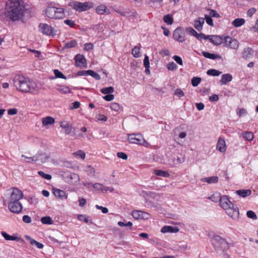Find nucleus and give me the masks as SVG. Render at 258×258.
I'll return each instance as SVG.
<instances>
[{
  "instance_id": "13",
  "label": "nucleus",
  "mask_w": 258,
  "mask_h": 258,
  "mask_svg": "<svg viewBox=\"0 0 258 258\" xmlns=\"http://www.w3.org/2000/svg\"><path fill=\"white\" fill-rule=\"evenodd\" d=\"M75 60L77 67H87L86 59L83 55L80 54H77L75 57Z\"/></svg>"
},
{
  "instance_id": "55",
  "label": "nucleus",
  "mask_w": 258,
  "mask_h": 258,
  "mask_svg": "<svg viewBox=\"0 0 258 258\" xmlns=\"http://www.w3.org/2000/svg\"><path fill=\"white\" fill-rule=\"evenodd\" d=\"M210 37V36H209V35L207 36L205 34H204V33H200L198 35V36L197 37V39L200 40H201L202 39L207 40L208 39H209Z\"/></svg>"
},
{
  "instance_id": "25",
  "label": "nucleus",
  "mask_w": 258,
  "mask_h": 258,
  "mask_svg": "<svg viewBox=\"0 0 258 258\" xmlns=\"http://www.w3.org/2000/svg\"><path fill=\"white\" fill-rule=\"evenodd\" d=\"M218 176H213L208 177H205L202 179V181L206 182L209 184L217 183L218 181Z\"/></svg>"
},
{
  "instance_id": "28",
  "label": "nucleus",
  "mask_w": 258,
  "mask_h": 258,
  "mask_svg": "<svg viewBox=\"0 0 258 258\" xmlns=\"http://www.w3.org/2000/svg\"><path fill=\"white\" fill-rule=\"evenodd\" d=\"M60 126L63 128L64 130V133L66 135L69 134L72 131L71 125L68 122H61Z\"/></svg>"
},
{
  "instance_id": "6",
  "label": "nucleus",
  "mask_w": 258,
  "mask_h": 258,
  "mask_svg": "<svg viewBox=\"0 0 258 258\" xmlns=\"http://www.w3.org/2000/svg\"><path fill=\"white\" fill-rule=\"evenodd\" d=\"M128 141L132 144H137L148 147L149 143L145 140L140 134H132L128 136Z\"/></svg>"
},
{
  "instance_id": "20",
  "label": "nucleus",
  "mask_w": 258,
  "mask_h": 258,
  "mask_svg": "<svg viewBox=\"0 0 258 258\" xmlns=\"http://www.w3.org/2000/svg\"><path fill=\"white\" fill-rule=\"evenodd\" d=\"M210 41L216 45H219L224 43V39L220 36L214 35L211 38H209Z\"/></svg>"
},
{
  "instance_id": "60",
  "label": "nucleus",
  "mask_w": 258,
  "mask_h": 258,
  "mask_svg": "<svg viewBox=\"0 0 258 258\" xmlns=\"http://www.w3.org/2000/svg\"><path fill=\"white\" fill-rule=\"evenodd\" d=\"M144 65L145 68L150 67V62L149 57L146 54L144 59Z\"/></svg>"
},
{
  "instance_id": "53",
  "label": "nucleus",
  "mask_w": 258,
  "mask_h": 258,
  "mask_svg": "<svg viewBox=\"0 0 258 258\" xmlns=\"http://www.w3.org/2000/svg\"><path fill=\"white\" fill-rule=\"evenodd\" d=\"M174 94L179 98L183 97L184 95V92L180 89H176L174 91Z\"/></svg>"
},
{
  "instance_id": "62",
  "label": "nucleus",
  "mask_w": 258,
  "mask_h": 258,
  "mask_svg": "<svg viewBox=\"0 0 258 258\" xmlns=\"http://www.w3.org/2000/svg\"><path fill=\"white\" fill-rule=\"evenodd\" d=\"M64 23L66 25L70 26L71 27H73L74 26V25H75V21H74L72 20H69V19L64 20Z\"/></svg>"
},
{
  "instance_id": "47",
  "label": "nucleus",
  "mask_w": 258,
  "mask_h": 258,
  "mask_svg": "<svg viewBox=\"0 0 258 258\" xmlns=\"http://www.w3.org/2000/svg\"><path fill=\"white\" fill-rule=\"evenodd\" d=\"M177 65L173 61L169 62L167 64V68L168 69V70H170V71H173L174 70H176L177 69Z\"/></svg>"
},
{
  "instance_id": "42",
  "label": "nucleus",
  "mask_w": 258,
  "mask_h": 258,
  "mask_svg": "<svg viewBox=\"0 0 258 258\" xmlns=\"http://www.w3.org/2000/svg\"><path fill=\"white\" fill-rule=\"evenodd\" d=\"M57 90L60 93L63 94H67L71 92V90L69 87L67 86H60Z\"/></svg>"
},
{
  "instance_id": "41",
  "label": "nucleus",
  "mask_w": 258,
  "mask_h": 258,
  "mask_svg": "<svg viewBox=\"0 0 258 258\" xmlns=\"http://www.w3.org/2000/svg\"><path fill=\"white\" fill-rule=\"evenodd\" d=\"M73 155L77 158L84 159L85 158V153L82 150H79L73 153Z\"/></svg>"
},
{
  "instance_id": "19",
  "label": "nucleus",
  "mask_w": 258,
  "mask_h": 258,
  "mask_svg": "<svg viewBox=\"0 0 258 258\" xmlns=\"http://www.w3.org/2000/svg\"><path fill=\"white\" fill-rule=\"evenodd\" d=\"M205 19L203 18L199 17L194 22V27L199 31L203 29V25L204 24Z\"/></svg>"
},
{
  "instance_id": "16",
  "label": "nucleus",
  "mask_w": 258,
  "mask_h": 258,
  "mask_svg": "<svg viewBox=\"0 0 258 258\" xmlns=\"http://www.w3.org/2000/svg\"><path fill=\"white\" fill-rule=\"evenodd\" d=\"M179 228L177 227H173L172 226H163L161 229V232L162 233H177L179 231Z\"/></svg>"
},
{
  "instance_id": "8",
  "label": "nucleus",
  "mask_w": 258,
  "mask_h": 258,
  "mask_svg": "<svg viewBox=\"0 0 258 258\" xmlns=\"http://www.w3.org/2000/svg\"><path fill=\"white\" fill-rule=\"evenodd\" d=\"M8 194L10 195L9 202H19V200L22 198L23 194L21 190L16 187L7 190Z\"/></svg>"
},
{
  "instance_id": "23",
  "label": "nucleus",
  "mask_w": 258,
  "mask_h": 258,
  "mask_svg": "<svg viewBox=\"0 0 258 258\" xmlns=\"http://www.w3.org/2000/svg\"><path fill=\"white\" fill-rule=\"evenodd\" d=\"M203 55L206 58L212 59H216L217 58H221V57L220 55L214 54V53H211L208 52L206 51H203L202 52Z\"/></svg>"
},
{
  "instance_id": "22",
  "label": "nucleus",
  "mask_w": 258,
  "mask_h": 258,
  "mask_svg": "<svg viewBox=\"0 0 258 258\" xmlns=\"http://www.w3.org/2000/svg\"><path fill=\"white\" fill-rule=\"evenodd\" d=\"M26 239L29 241L30 244L33 246H35L38 248L41 249L43 247V244L41 243H40L38 242L37 241L32 239L30 236H26Z\"/></svg>"
},
{
  "instance_id": "36",
  "label": "nucleus",
  "mask_w": 258,
  "mask_h": 258,
  "mask_svg": "<svg viewBox=\"0 0 258 258\" xmlns=\"http://www.w3.org/2000/svg\"><path fill=\"white\" fill-rule=\"evenodd\" d=\"M221 196H220V193L216 192L211 196L208 197V199L212 201L213 202L217 203L219 202L220 198Z\"/></svg>"
},
{
  "instance_id": "9",
  "label": "nucleus",
  "mask_w": 258,
  "mask_h": 258,
  "mask_svg": "<svg viewBox=\"0 0 258 258\" xmlns=\"http://www.w3.org/2000/svg\"><path fill=\"white\" fill-rule=\"evenodd\" d=\"M39 28L40 31L44 35L54 36L57 33L56 30L45 23H40L39 25Z\"/></svg>"
},
{
  "instance_id": "49",
  "label": "nucleus",
  "mask_w": 258,
  "mask_h": 258,
  "mask_svg": "<svg viewBox=\"0 0 258 258\" xmlns=\"http://www.w3.org/2000/svg\"><path fill=\"white\" fill-rule=\"evenodd\" d=\"M38 174L42 177L47 179L50 180L51 179V175L48 174H46L44 172L42 171H39L38 172Z\"/></svg>"
},
{
  "instance_id": "64",
  "label": "nucleus",
  "mask_w": 258,
  "mask_h": 258,
  "mask_svg": "<svg viewBox=\"0 0 258 258\" xmlns=\"http://www.w3.org/2000/svg\"><path fill=\"white\" fill-rule=\"evenodd\" d=\"M80 103L79 101H75L72 103L70 107L71 109H77L80 107Z\"/></svg>"
},
{
  "instance_id": "29",
  "label": "nucleus",
  "mask_w": 258,
  "mask_h": 258,
  "mask_svg": "<svg viewBox=\"0 0 258 258\" xmlns=\"http://www.w3.org/2000/svg\"><path fill=\"white\" fill-rule=\"evenodd\" d=\"M1 234L6 240L19 241L20 239L19 237L10 235L5 231H2Z\"/></svg>"
},
{
  "instance_id": "11",
  "label": "nucleus",
  "mask_w": 258,
  "mask_h": 258,
  "mask_svg": "<svg viewBox=\"0 0 258 258\" xmlns=\"http://www.w3.org/2000/svg\"><path fill=\"white\" fill-rule=\"evenodd\" d=\"M224 43L225 44L226 47H229L231 49H237L239 47L238 41L228 36L224 37Z\"/></svg>"
},
{
  "instance_id": "33",
  "label": "nucleus",
  "mask_w": 258,
  "mask_h": 258,
  "mask_svg": "<svg viewBox=\"0 0 258 258\" xmlns=\"http://www.w3.org/2000/svg\"><path fill=\"white\" fill-rule=\"evenodd\" d=\"M245 20L243 18H237L232 22V25L235 27H239L243 25Z\"/></svg>"
},
{
  "instance_id": "43",
  "label": "nucleus",
  "mask_w": 258,
  "mask_h": 258,
  "mask_svg": "<svg viewBox=\"0 0 258 258\" xmlns=\"http://www.w3.org/2000/svg\"><path fill=\"white\" fill-rule=\"evenodd\" d=\"M142 213V211L134 210L132 212V215L136 219H141Z\"/></svg>"
},
{
  "instance_id": "51",
  "label": "nucleus",
  "mask_w": 258,
  "mask_h": 258,
  "mask_svg": "<svg viewBox=\"0 0 258 258\" xmlns=\"http://www.w3.org/2000/svg\"><path fill=\"white\" fill-rule=\"evenodd\" d=\"M110 107L111 110L115 111H118L120 108L119 104L115 102L111 103Z\"/></svg>"
},
{
  "instance_id": "12",
  "label": "nucleus",
  "mask_w": 258,
  "mask_h": 258,
  "mask_svg": "<svg viewBox=\"0 0 258 258\" xmlns=\"http://www.w3.org/2000/svg\"><path fill=\"white\" fill-rule=\"evenodd\" d=\"M8 208L13 213H19L22 210V205L20 202H9Z\"/></svg>"
},
{
  "instance_id": "21",
  "label": "nucleus",
  "mask_w": 258,
  "mask_h": 258,
  "mask_svg": "<svg viewBox=\"0 0 258 258\" xmlns=\"http://www.w3.org/2000/svg\"><path fill=\"white\" fill-rule=\"evenodd\" d=\"M232 80V76L230 74H225L222 76L221 79L220 81L221 85H225L228 82L231 81Z\"/></svg>"
},
{
  "instance_id": "38",
  "label": "nucleus",
  "mask_w": 258,
  "mask_h": 258,
  "mask_svg": "<svg viewBox=\"0 0 258 258\" xmlns=\"http://www.w3.org/2000/svg\"><path fill=\"white\" fill-rule=\"evenodd\" d=\"M163 21L167 24L171 25L173 22V19L170 15L168 14L163 17Z\"/></svg>"
},
{
  "instance_id": "52",
  "label": "nucleus",
  "mask_w": 258,
  "mask_h": 258,
  "mask_svg": "<svg viewBox=\"0 0 258 258\" xmlns=\"http://www.w3.org/2000/svg\"><path fill=\"white\" fill-rule=\"evenodd\" d=\"M93 187L96 190H100L103 192L104 185L100 183H95L93 184Z\"/></svg>"
},
{
  "instance_id": "44",
  "label": "nucleus",
  "mask_w": 258,
  "mask_h": 258,
  "mask_svg": "<svg viewBox=\"0 0 258 258\" xmlns=\"http://www.w3.org/2000/svg\"><path fill=\"white\" fill-rule=\"evenodd\" d=\"M201 81V78L200 77H194L191 79V84L194 87L197 86Z\"/></svg>"
},
{
  "instance_id": "59",
  "label": "nucleus",
  "mask_w": 258,
  "mask_h": 258,
  "mask_svg": "<svg viewBox=\"0 0 258 258\" xmlns=\"http://www.w3.org/2000/svg\"><path fill=\"white\" fill-rule=\"evenodd\" d=\"M117 156L123 160H126L127 159V155L123 152H118L117 153Z\"/></svg>"
},
{
  "instance_id": "17",
  "label": "nucleus",
  "mask_w": 258,
  "mask_h": 258,
  "mask_svg": "<svg viewBox=\"0 0 258 258\" xmlns=\"http://www.w3.org/2000/svg\"><path fill=\"white\" fill-rule=\"evenodd\" d=\"M253 54V50L251 48L246 47L244 48L242 52V57L244 59L250 58Z\"/></svg>"
},
{
  "instance_id": "32",
  "label": "nucleus",
  "mask_w": 258,
  "mask_h": 258,
  "mask_svg": "<svg viewBox=\"0 0 258 258\" xmlns=\"http://www.w3.org/2000/svg\"><path fill=\"white\" fill-rule=\"evenodd\" d=\"M242 136L244 140L247 141H251L253 139V133L251 132L246 131L242 134Z\"/></svg>"
},
{
  "instance_id": "14",
  "label": "nucleus",
  "mask_w": 258,
  "mask_h": 258,
  "mask_svg": "<svg viewBox=\"0 0 258 258\" xmlns=\"http://www.w3.org/2000/svg\"><path fill=\"white\" fill-rule=\"evenodd\" d=\"M52 192L56 198L61 200L67 199L68 198L67 193L63 190L58 188H53Z\"/></svg>"
},
{
  "instance_id": "34",
  "label": "nucleus",
  "mask_w": 258,
  "mask_h": 258,
  "mask_svg": "<svg viewBox=\"0 0 258 258\" xmlns=\"http://www.w3.org/2000/svg\"><path fill=\"white\" fill-rule=\"evenodd\" d=\"M78 44L77 41L75 40H72L71 41L67 42L63 48H71L77 46Z\"/></svg>"
},
{
  "instance_id": "57",
  "label": "nucleus",
  "mask_w": 258,
  "mask_h": 258,
  "mask_svg": "<svg viewBox=\"0 0 258 258\" xmlns=\"http://www.w3.org/2000/svg\"><path fill=\"white\" fill-rule=\"evenodd\" d=\"M173 59L179 64L182 65L183 62L182 58L178 55H174L173 57Z\"/></svg>"
},
{
  "instance_id": "45",
  "label": "nucleus",
  "mask_w": 258,
  "mask_h": 258,
  "mask_svg": "<svg viewBox=\"0 0 258 258\" xmlns=\"http://www.w3.org/2000/svg\"><path fill=\"white\" fill-rule=\"evenodd\" d=\"M54 74L55 75V76L56 78H61L63 79H66L67 77L66 76H64L61 72H60L58 70H54Z\"/></svg>"
},
{
  "instance_id": "37",
  "label": "nucleus",
  "mask_w": 258,
  "mask_h": 258,
  "mask_svg": "<svg viewBox=\"0 0 258 258\" xmlns=\"http://www.w3.org/2000/svg\"><path fill=\"white\" fill-rule=\"evenodd\" d=\"M41 222L43 224H52L53 221L52 219L49 216H45L42 217L41 219Z\"/></svg>"
},
{
  "instance_id": "46",
  "label": "nucleus",
  "mask_w": 258,
  "mask_h": 258,
  "mask_svg": "<svg viewBox=\"0 0 258 258\" xmlns=\"http://www.w3.org/2000/svg\"><path fill=\"white\" fill-rule=\"evenodd\" d=\"M208 11H210L209 16L211 17H215V18H219L220 17V14L217 13L216 10H214L212 9H209Z\"/></svg>"
},
{
  "instance_id": "5",
  "label": "nucleus",
  "mask_w": 258,
  "mask_h": 258,
  "mask_svg": "<svg viewBox=\"0 0 258 258\" xmlns=\"http://www.w3.org/2000/svg\"><path fill=\"white\" fill-rule=\"evenodd\" d=\"M45 15L50 19H62L64 16V9L55 7H48L45 10Z\"/></svg>"
},
{
  "instance_id": "3",
  "label": "nucleus",
  "mask_w": 258,
  "mask_h": 258,
  "mask_svg": "<svg viewBox=\"0 0 258 258\" xmlns=\"http://www.w3.org/2000/svg\"><path fill=\"white\" fill-rule=\"evenodd\" d=\"M221 207L224 209L227 214L233 220H236L239 217V210L236 205L231 203L227 196H221L219 200Z\"/></svg>"
},
{
  "instance_id": "40",
  "label": "nucleus",
  "mask_w": 258,
  "mask_h": 258,
  "mask_svg": "<svg viewBox=\"0 0 258 258\" xmlns=\"http://www.w3.org/2000/svg\"><path fill=\"white\" fill-rule=\"evenodd\" d=\"M222 73L217 70L215 69H210L207 71V74L209 76H218Z\"/></svg>"
},
{
  "instance_id": "15",
  "label": "nucleus",
  "mask_w": 258,
  "mask_h": 258,
  "mask_svg": "<svg viewBox=\"0 0 258 258\" xmlns=\"http://www.w3.org/2000/svg\"><path fill=\"white\" fill-rule=\"evenodd\" d=\"M96 11L97 14L100 15H109L110 14L109 9L104 5L98 6L96 9Z\"/></svg>"
},
{
  "instance_id": "56",
  "label": "nucleus",
  "mask_w": 258,
  "mask_h": 258,
  "mask_svg": "<svg viewBox=\"0 0 258 258\" xmlns=\"http://www.w3.org/2000/svg\"><path fill=\"white\" fill-rule=\"evenodd\" d=\"M237 114L239 117L245 115L246 114V110L244 108H240L237 111Z\"/></svg>"
},
{
  "instance_id": "30",
  "label": "nucleus",
  "mask_w": 258,
  "mask_h": 258,
  "mask_svg": "<svg viewBox=\"0 0 258 258\" xmlns=\"http://www.w3.org/2000/svg\"><path fill=\"white\" fill-rule=\"evenodd\" d=\"M42 124L43 126L52 124L54 122V119L50 116H47L42 118Z\"/></svg>"
},
{
  "instance_id": "63",
  "label": "nucleus",
  "mask_w": 258,
  "mask_h": 258,
  "mask_svg": "<svg viewBox=\"0 0 258 258\" xmlns=\"http://www.w3.org/2000/svg\"><path fill=\"white\" fill-rule=\"evenodd\" d=\"M256 9L254 8L249 9L247 12V15L248 17H251L252 15L255 13Z\"/></svg>"
},
{
  "instance_id": "48",
  "label": "nucleus",
  "mask_w": 258,
  "mask_h": 258,
  "mask_svg": "<svg viewBox=\"0 0 258 258\" xmlns=\"http://www.w3.org/2000/svg\"><path fill=\"white\" fill-rule=\"evenodd\" d=\"M246 215L248 218H251L253 220H256L257 219V216L255 213L252 211H248L246 213Z\"/></svg>"
},
{
  "instance_id": "50",
  "label": "nucleus",
  "mask_w": 258,
  "mask_h": 258,
  "mask_svg": "<svg viewBox=\"0 0 258 258\" xmlns=\"http://www.w3.org/2000/svg\"><path fill=\"white\" fill-rule=\"evenodd\" d=\"M206 23L211 26H213L214 23L212 18L208 15H205V19Z\"/></svg>"
},
{
  "instance_id": "27",
  "label": "nucleus",
  "mask_w": 258,
  "mask_h": 258,
  "mask_svg": "<svg viewBox=\"0 0 258 258\" xmlns=\"http://www.w3.org/2000/svg\"><path fill=\"white\" fill-rule=\"evenodd\" d=\"M154 173L159 176H161L163 177H169L170 176V174L166 171H163L159 169H156L154 171Z\"/></svg>"
},
{
  "instance_id": "54",
  "label": "nucleus",
  "mask_w": 258,
  "mask_h": 258,
  "mask_svg": "<svg viewBox=\"0 0 258 258\" xmlns=\"http://www.w3.org/2000/svg\"><path fill=\"white\" fill-rule=\"evenodd\" d=\"M185 158L182 156H177L175 161L174 162L175 164H179L184 162Z\"/></svg>"
},
{
  "instance_id": "1",
  "label": "nucleus",
  "mask_w": 258,
  "mask_h": 258,
  "mask_svg": "<svg viewBox=\"0 0 258 258\" xmlns=\"http://www.w3.org/2000/svg\"><path fill=\"white\" fill-rule=\"evenodd\" d=\"M25 5L23 0H8L5 11L6 17L13 22L22 19L27 11Z\"/></svg>"
},
{
  "instance_id": "35",
  "label": "nucleus",
  "mask_w": 258,
  "mask_h": 258,
  "mask_svg": "<svg viewBox=\"0 0 258 258\" xmlns=\"http://www.w3.org/2000/svg\"><path fill=\"white\" fill-rule=\"evenodd\" d=\"M132 53L135 58L140 57L141 56L140 48L138 46H135L132 49Z\"/></svg>"
},
{
  "instance_id": "26",
  "label": "nucleus",
  "mask_w": 258,
  "mask_h": 258,
  "mask_svg": "<svg viewBox=\"0 0 258 258\" xmlns=\"http://www.w3.org/2000/svg\"><path fill=\"white\" fill-rule=\"evenodd\" d=\"M236 193L243 198H245L251 194V190L250 189H240L236 191Z\"/></svg>"
},
{
  "instance_id": "4",
  "label": "nucleus",
  "mask_w": 258,
  "mask_h": 258,
  "mask_svg": "<svg viewBox=\"0 0 258 258\" xmlns=\"http://www.w3.org/2000/svg\"><path fill=\"white\" fill-rule=\"evenodd\" d=\"M212 243L217 252L224 251L229 248V243L219 235H215L212 239Z\"/></svg>"
},
{
  "instance_id": "58",
  "label": "nucleus",
  "mask_w": 258,
  "mask_h": 258,
  "mask_svg": "<svg viewBox=\"0 0 258 258\" xmlns=\"http://www.w3.org/2000/svg\"><path fill=\"white\" fill-rule=\"evenodd\" d=\"M114 98V96L112 94H107L106 95L103 97V98L107 101H112Z\"/></svg>"
},
{
  "instance_id": "10",
  "label": "nucleus",
  "mask_w": 258,
  "mask_h": 258,
  "mask_svg": "<svg viewBox=\"0 0 258 258\" xmlns=\"http://www.w3.org/2000/svg\"><path fill=\"white\" fill-rule=\"evenodd\" d=\"M173 38L179 42H183L185 40V32L181 27L177 28L173 32Z\"/></svg>"
},
{
  "instance_id": "39",
  "label": "nucleus",
  "mask_w": 258,
  "mask_h": 258,
  "mask_svg": "<svg viewBox=\"0 0 258 258\" xmlns=\"http://www.w3.org/2000/svg\"><path fill=\"white\" fill-rule=\"evenodd\" d=\"M114 88L113 87H109L101 89V92L104 94H110L114 92Z\"/></svg>"
},
{
  "instance_id": "61",
  "label": "nucleus",
  "mask_w": 258,
  "mask_h": 258,
  "mask_svg": "<svg viewBox=\"0 0 258 258\" xmlns=\"http://www.w3.org/2000/svg\"><path fill=\"white\" fill-rule=\"evenodd\" d=\"M93 48V45L90 43H87L84 44V49L87 51L91 50Z\"/></svg>"
},
{
  "instance_id": "24",
  "label": "nucleus",
  "mask_w": 258,
  "mask_h": 258,
  "mask_svg": "<svg viewBox=\"0 0 258 258\" xmlns=\"http://www.w3.org/2000/svg\"><path fill=\"white\" fill-rule=\"evenodd\" d=\"M43 155H37L34 156L33 157H28L24 155H22V157L24 158L25 160V161L27 162H38L40 160V157Z\"/></svg>"
},
{
  "instance_id": "31",
  "label": "nucleus",
  "mask_w": 258,
  "mask_h": 258,
  "mask_svg": "<svg viewBox=\"0 0 258 258\" xmlns=\"http://www.w3.org/2000/svg\"><path fill=\"white\" fill-rule=\"evenodd\" d=\"M78 219L80 221H84L87 224H91L93 223L92 220L86 215H79L78 216Z\"/></svg>"
},
{
  "instance_id": "7",
  "label": "nucleus",
  "mask_w": 258,
  "mask_h": 258,
  "mask_svg": "<svg viewBox=\"0 0 258 258\" xmlns=\"http://www.w3.org/2000/svg\"><path fill=\"white\" fill-rule=\"evenodd\" d=\"M68 5L78 12L85 11L89 10L91 8L89 2L83 3L76 1H72L70 2Z\"/></svg>"
},
{
  "instance_id": "18",
  "label": "nucleus",
  "mask_w": 258,
  "mask_h": 258,
  "mask_svg": "<svg viewBox=\"0 0 258 258\" xmlns=\"http://www.w3.org/2000/svg\"><path fill=\"white\" fill-rule=\"evenodd\" d=\"M216 148L220 152L224 153L226 151V143L225 140L222 138H219L217 144Z\"/></svg>"
},
{
  "instance_id": "2",
  "label": "nucleus",
  "mask_w": 258,
  "mask_h": 258,
  "mask_svg": "<svg viewBox=\"0 0 258 258\" xmlns=\"http://www.w3.org/2000/svg\"><path fill=\"white\" fill-rule=\"evenodd\" d=\"M14 82L17 89L21 92L36 93L39 90V88L35 82L23 76H16Z\"/></svg>"
}]
</instances>
